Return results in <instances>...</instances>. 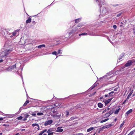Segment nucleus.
<instances>
[{"instance_id":"53","label":"nucleus","mask_w":135,"mask_h":135,"mask_svg":"<svg viewBox=\"0 0 135 135\" xmlns=\"http://www.w3.org/2000/svg\"><path fill=\"white\" fill-rule=\"evenodd\" d=\"M37 127H38V128H37V130H39L40 129V127H39V125H38V126H37Z\"/></svg>"},{"instance_id":"13","label":"nucleus","mask_w":135,"mask_h":135,"mask_svg":"<svg viewBox=\"0 0 135 135\" xmlns=\"http://www.w3.org/2000/svg\"><path fill=\"white\" fill-rule=\"evenodd\" d=\"M115 94V93L113 91H111V92L109 93V97L112 96H113Z\"/></svg>"},{"instance_id":"43","label":"nucleus","mask_w":135,"mask_h":135,"mask_svg":"<svg viewBox=\"0 0 135 135\" xmlns=\"http://www.w3.org/2000/svg\"><path fill=\"white\" fill-rule=\"evenodd\" d=\"M47 131V129H44L43 131H41L43 133H45V132H46V131Z\"/></svg>"},{"instance_id":"18","label":"nucleus","mask_w":135,"mask_h":135,"mask_svg":"<svg viewBox=\"0 0 135 135\" xmlns=\"http://www.w3.org/2000/svg\"><path fill=\"white\" fill-rule=\"evenodd\" d=\"M81 20V19L80 18L76 19L75 20V23H77L79 22Z\"/></svg>"},{"instance_id":"33","label":"nucleus","mask_w":135,"mask_h":135,"mask_svg":"<svg viewBox=\"0 0 135 135\" xmlns=\"http://www.w3.org/2000/svg\"><path fill=\"white\" fill-rule=\"evenodd\" d=\"M29 115L28 114H26L24 115V117L26 118H27L29 116Z\"/></svg>"},{"instance_id":"5","label":"nucleus","mask_w":135,"mask_h":135,"mask_svg":"<svg viewBox=\"0 0 135 135\" xmlns=\"http://www.w3.org/2000/svg\"><path fill=\"white\" fill-rule=\"evenodd\" d=\"M53 120H50L48 121H46L45 122L44 125L45 126H47L51 124L53 122Z\"/></svg>"},{"instance_id":"24","label":"nucleus","mask_w":135,"mask_h":135,"mask_svg":"<svg viewBox=\"0 0 135 135\" xmlns=\"http://www.w3.org/2000/svg\"><path fill=\"white\" fill-rule=\"evenodd\" d=\"M109 110V108H108L105 109L104 110L103 112V113H104L105 112H108Z\"/></svg>"},{"instance_id":"32","label":"nucleus","mask_w":135,"mask_h":135,"mask_svg":"<svg viewBox=\"0 0 135 135\" xmlns=\"http://www.w3.org/2000/svg\"><path fill=\"white\" fill-rule=\"evenodd\" d=\"M22 117L21 116H20L17 118V119L18 120H21L22 119Z\"/></svg>"},{"instance_id":"10","label":"nucleus","mask_w":135,"mask_h":135,"mask_svg":"<svg viewBox=\"0 0 135 135\" xmlns=\"http://www.w3.org/2000/svg\"><path fill=\"white\" fill-rule=\"evenodd\" d=\"M132 64L131 60H129L126 63L125 65L126 67L130 66Z\"/></svg>"},{"instance_id":"57","label":"nucleus","mask_w":135,"mask_h":135,"mask_svg":"<svg viewBox=\"0 0 135 135\" xmlns=\"http://www.w3.org/2000/svg\"><path fill=\"white\" fill-rule=\"evenodd\" d=\"M3 60H0V62H2L3 61Z\"/></svg>"},{"instance_id":"34","label":"nucleus","mask_w":135,"mask_h":135,"mask_svg":"<svg viewBox=\"0 0 135 135\" xmlns=\"http://www.w3.org/2000/svg\"><path fill=\"white\" fill-rule=\"evenodd\" d=\"M75 119V118L74 117H72L71 118L70 120H69V121H70V120H73Z\"/></svg>"},{"instance_id":"2","label":"nucleus","mask_w":135,"mask_h":135,"mask_svg":"<svg viewBox=\"0 0 135 135\" xmlns=\"http://www.w3.org/2000/svg\"><path fill=\"white\" fill-rule=\"evenodd\" d=\"M83 26V25L81 23L79 24L76 27H74L73 29L72 32H74L77 31V30L78 29V27H79Z\"/></svg>"},{"instance_id":"17","label":"nucleus","mask_w":135,"mask_h":135,"mask_svg":"<svg viewBox=\"0 0 135 135\" xmlns=\"http://www.w3.org/2000/svg\"><path fill=\"white\" fill-rule=\"evenodd\" d=\"M94 128L93 127H90L89 128L87 129V132H89L91 131L94 129Z\"/></svg>"},{"instance_id":"37","label":"nucleus","mask_w":135,"mask_h":135,"mask_svg":"<svg viewBox=\"0 0 135 135\" xmlns=\"http://www.w3.org/2000/svg\"><path fill=\"white\" fill-rule=\"evenodd\" d=\"M36 111H35V112L32 113L31 114V115L33 116H35L36 115Z\"/></svg>"},{"instance_id":"15","label":"nucleus","mask_w":135,"mask_h":135,"mask_svg":"<svg viewBox=\"0 0 135 135\" xmlns=\"http://www.w3.org/2000/svg\"><path fill=\"white\" fill-rule=\"evenodd\" d=\"M98 106L99 107L102 108L103 107V105L101 103H99L98 104Z\"/></svg>"},{"instance_id":"40","label":"nucleus","mask_w":135,"mask_h":135,"mask_svg":"<svg viewBox=\"0 0 135 135\" xmlns=\"http://www.w3.org/2000/svg\"><path fill=\"white\" fill-rule=\"evenodd\" d=\"M131 62L132 63V64L133 63L135 62V60H131Z\"/></svg>"},{"instance_id":"21","label":"nucleus","mask_w":135,"mask_h":135,"mask_svg":"<svg viewBox=\"0 0 135 135\" xmlns=\"http://www.w3.org/2000/svg\"><path fill=\"white\" fill-rule=\"evenodd\" d=\"M132 109H130L126 113V114L127 115H128L130 113H131L132 112Z\"/></svg>"},{"instance_id":"49","label":"nucleus","mask_w":135,"mask_h":135,"mask_svg":"<svg viewBox=\"0 0 135 135\" xmlns=\"http://www.w3.org/2000/svg\"><path fill=\"white\" fill-rule=\"evenodd\" d=\"M43 134V132L42 131H41L40 134H39V135H42V134Z\"/></svg>"},{"instance_id":"28","label":"nucleus","mask_w":135,"mask_h":135,"mask_svg":"<svg viewBox=\"0 0 135 135\" xmlns=\"http://www.w3.org/2000/svg\"><path fill=\"white\" fill-rule=\"evenodd\" d=\"M87 34L86 33H82L81 34H79V36H80L81 35H87Z\"/></svg>"},{"instance_id":"4","label":"nucleus","mask_w":135,"mask_h":135,"mask_svg":"<svg viewBox=\"0 0 135 135\" xmlns=\"http://www.w3.org/2000/svg\"><path fill=\"white\" fill-rule=\"evenodd\" d=\"M107 12V11L106 9L104 7H103L102 10L100 12V14L102 15H104Z\"/></svg>"},{"instance_id":"19","label":"nucleus","mask_w":135,"mask_h":135,"mask_svg":"<svg viewBox=\"0 0 135 135\" xmlns=\"http://www.w3.org/2000/svg\"><path fill=\"white\" fill-rule=\"evenodd\" d=\"M45 47V45L44 44L38 46V48H41L42 47Z\"/></svg>"},{"instance_id":"20","label":"nucleus","mask_w":135,"mask_h":135,"mask_svg":"<svg viewBox=\"0 0 135 135\" xmlns=\"http://www.w3.org/2000/svg\"><path fill=\"white\" fill-rule=\"evenodd\" d=\"M31 18H29L26 21V23H30L31 22Z\"/></svg>"},{"instance_id":"38","label":"nucleus","mask_w":135,"mask_h":135,"mask_svg":"<svg viewBox=\"0 0 135 135\" xmlns=\"http://www.w3.org/2000/svg\"><path fill=\"white\" fill-rule=\"evenodd\" d=\"M95 86H96L95 85V84L93 85L91 87L90 89H93V88H94L95 87Z\"/></svg>"},{"instance_id":"23","label":"nucleus","mask_w":135,"mask_h":135,"mask_svg":"<svg viewBox=\"0 0 135 135\" xmlns=\"http://www.w3.org/2000/svg\"><path fill=\"white\" fill-rule=\"evenodd\" d=\"M120 110V109L119 108L118 109H117L116 111L114 112V114H117L119 112Z\"/></svg>"},{"instance_id":"14","label":"nucleus","mask_w":135,"mask_h":135,"mask_svg":"<svg viewBox=\"0 0 135 135\" xmlns=\"http://www.w3.org/2000/svg\"><path fill=\"white\" fill-rule=\"evenodd\" d=\"M16 68V66L15 65H14L13 66H10L9 67V69H11V70H12L14 69V68Z\"/></svg>"},{"instance_id":"44","label":"nucleus","mask_w":135,"mask_h":135,"mask_svg":"<svg viewBox=\"0 0 135 135\" xmlns=\"http://www.w3.org/2000/svg\"><path fill=\"white\" fill-rule=\"evenodd\" d=\"M53 132H51V133H48V135H53Z\"/></svg>"},{"instance_id":"30","label":"nucleus","mask_w":135,"mask_h":135,"mask_svg":"<svg viewBox=\"0 0 135 135\" xmlns=\"http://www.w3.org/2000/svg\"><path fill=\"white\" fill-rule=\"evenodd\" d=\"M38 124H36V123H34V124H32V126L34 127H35V126H38Z\"/></svg>"},{"instance_id":"6","label":"nucleus","mask_w":135,"mask_h":135,"mask_svg":"<svg viewBox=\"0 0 135 135\" xmlns=\"http://www.w3.org/2000/svg\"><path fill=\"white\" fill-rule=\"evenodd\" d=\"M113 111L112 110H110L109 112L107 113L104 115L105 117H108L113 113Z\"/></svg>"},{"instance_id":"58","label":"nucleus","mask_w":135,"mask_h":135,"mask_svg":"<svg viewBox=\"0 0 135 135\" xmlns=\"http://www.w3.org/2000/svg\"><path fill=\"white\" fill-rule=\"evenodd\" d=\"M128 97H128H127V99H128L129 98V97Z\"/></svg>"},{"instance_id":"47","label":"nucleus","mask_w":135,"mask_h":135,"mask_svg":"<svg viewBox=\"0 0 135 135\" xmlns=\"http://www.w3.org/2000/svg\"><path fill=\"white\" fill-rule=\"evenodd\" d=\"M118 89V88H115L114 89V91H117Z\"/></svg>"},{"instance_id":"35","label":"nucleus","mask_w":135,"mask_h":135,"mask_svg":"<svg viewBox=\"0 0 135 135\" xmlns=\"http://www.w3.org/2000/svg\"><path fill=\"white\" fill-rule=\"evenodd\" d=\"M52 131V129H49L48 131H47V133H49L50 132Z\"/></svg>"},{"instance_id":"51","label":"nucleus","mask_w":135,"mask_h":135,"mask_svg":"<svg viewBox=\"0 0 135 135\" xmlns=\"http://www.w3.org/2000/svg\"><path fill=\"white\" fill-rule=\"evenodd\" d=\"M6 70L7 71H10L11 70V69H9V68L7 69H6Z\"/></svg>"},{"instance_id":"55","label":"nucleus","mask_w":135,"mask_h":135,"mask_svg":"<svg viewBox=\"0 0 135 135\" xmlns=\"http://www.w3.org/2000/svg\"><path fill=\"white\" fill-rule=\"evenodd\" d=\"M25 129H21V131H25Z\"/></svg>"},{"instance_id":"3","label":"nucleus","mask_w":135,"mask_h":135,"mask_svg":"<svg viewBox=\"0 0 135 135\" xmlns=\"http://www.w3.org/2000/svg\"><path fill=\"white\" fill-rule=\"evenodd\" d=\"M19 30H15L12 33V35L10 36V37H13V36H18L19 34L18 32Z\"/></svg>"},{"instance_id":"48","label":"nucleus","mask_w":135,"mask_h":135,"mask_svg":"<svg viewBox=\"0 0 135 135\" xmlns=\"http://www.w3.org/2000/svg\"><path fill=\"white\" fill-rule=\"evenodd\" d=\"M61 51V50H59L58 51V54H59L60 53V52Z\"/></svg>"},{"instance_id":"25","label":"nucleus","mask_w":135,"mask_h":135,"mask_svg":"<svg viewBox=\"0 0 135 135\" xmlns=\"http://www.w3.org/2000/svg\"><path fill=\"white\" fill-rule=\"evenodd\" d=\"M64 113L66 115L67 117H68L69 115V112L67 111H66Z\"/></svg>"},{"instance_id":"56","label":"nucleus","mask_w":135,"mask_h":135,"mask_svg":"<svg viewBox=\"0 0 135 135\" xmlns=\"http://www.w3.org/2000/svg\"><path fill=\"white\" fill-rule=\"evenodd\" d=\"M133 33L134 34H135V29H133Z\"/></svg>"},{"instance_id":"36","label":"nucleus","mask_w":135,"mask_h":135,"mask_svg":"<svg viewBox=\"0 0 135 135\" xmlns=\"http://www.w3.org/2000/svg\"><path fill=\"white\" fill-rule=\"evenodd\" d=\"M124 121H123V122L121 124L120 126V128H121L122 127H123V125L124 124Z\"/></svg>"},{"instance_id":"64","label":"nucleus","mask_w":135,"mask_h":135,"mask_svg":"<svg viewBox=\"0 0 135 135\" xmlns=\"http://www.w3.org/2000/svg\"><path fill=\"white\" fill-rule=\"evenodd\" d=\"M46 108V107H43V108L42 109H43L44 108V109H45V108Z\"/></svg>"},{"instance_id":"60","label":"nucleus","mask_w":135,"mask_h":135,"mask_svg":"<svg viewBox=\"0 0 135 135\" xmlns=\"http://www.w3.org/2000/svg\"><path fill=\"white\" fill-rule=\"evenodd\" d=\"M126 102V100H125L123 102V104H124L125 103V102Z\"/></svg>"},{"instance_id":"61","label":"nucleus","mask_w":135,"mask_h":135,"mask_svg":"<svg viewBox=\"0 0 135 135\" xmlns=\"http://www.w3.org/2000/svg\"><path fill=\"white\" fill-rule=\"evenodd\" d=\"M117 120V119L116 118H115V120H114L115 121H116Z\"/></svg>"},{"instance_id":"45","label":"nucleus","mask_w":135,"mask_h":135,"mask_svg":"<svg viewBox=\"0 0 135 135\" xmlns=\"http://www.w3.org/2000/svg\"><path fill=\"white\" fill-rule=\"evenodd\" d=\"M105 97H109V94H108L105 95Z\"/></svg>"},{"instance_id":"50","label":"nucleus","mask_w":135,"mask_h":135,"mask_svg":"<svg viewBox=\"0 0 135 135\" xmlns=\"http://www.w3.org/2000/svg\"><path fill=\"white\" fill-rule=\"evenodd\" d=\"M132 94V93H131V92L129 93V94L128 95V97H130L131 95Z\"/></svg>"},{"instance_id":"8","label":"nucleus","mask_w":135,"mask_h":135,"mask_svg":"<svg viewBox=\"0 0 135 135\" xmlns=\"http://www.w3.org/2000/svg\"><path fill=\"white\" fill-rule=\"evenodd\" d=\"M62 127H58L56 131V132H62L63 131V129H62Z\"/></svg>"},{"instance_id":"12","label":"nucleus","mask_w":135,"mask_h":135,"mask_svg":"<svg viewBox=\"0 0 135 135\" xmlns=\"http://www.w3.org/2000/svg\"><path fill=\"white\" fill-rule=\"evenodd\" d=\"M112 98H111L106 100L105 102V105L108 104L112 100Z\"/></svg>"},{"instance_id":"16","label":"nucleus","mask_w":135,"mask_h":135,"mask_svg":"<svg viewBox=\"0 0 135 135\" xmlns=\"http://www.w3.org/2000/svg\"><path fill=\"white\" fill-rule=\"evenodd\" d=\"M135 132V130H134L132 131H131L130 133L127 135H132Z\"/></svg>"},{"instance_id":"54","label":"nucleus","mask_w":135,"mask_h":135,"mask_svg":"<svg viewBox=\"0 0 135 135\" xmlns=\"http://www.w3.org/2000/svg\"><path fill=\"white\" fill-rule=\"evenodd\" d=\"M3 118L1 117L0 118V120H3Z\"/></svg>"},{"instance_id":"41","label":"nucleus","mask_w":135,"mask_h":135,"mask_svg":"<svg viewBox=\"0 0 135 135\" xmlns=\"http://www.w3.org/2000/svg\"><path fill=\"white\" fill-rule=\"evenodd\" d=\"M83 134L82 133L76 134H74V135H83Z\"/></svg>"},{"instance_id":"63","label":"nucleus","mask_w":135,"mask_h":135,"mask_svg":"<svg viewBox=\"0 0 135 135\" xmlns=\"http://www.w3.org/2000/svg\"><path fill=\"white\" fill-rule=\"evenodd\" d=\"M43 135H47V134H43Z\"/></svg>"},{"instance_id":"62","label":"nucleus","mask_w":135,"mask_h":135,"mask_svg":"<svg viewBox=\"0 0 135 135\" xmlns=\"http://www.w3.org/2000/svg\"><path fill=\"white\" fill-rule=\"evenodd\" d=\"M2 134V133H0V135H1Z\"/></svg>"},{"instance_id":"46","label":"nucleus","mask_w":135,"mask_h":135,"mask_svg":"<svg viewBox=\"0 0 135 135\" xmlns=\"http://www.w3.org/2000/svg\"><path fill=\"white\" fill-rule=\"evenodd\" d=\"M57 113V112L54 110L52 111V114H56Z\"/></svg>"},{"instance_id":"7","label":"nucleus","mask_w":135,"mask_h":135,"mask_svg":"<svg viewBox=\"0 0 135 135\" xmlns=\"http://www.w3.org/2000/svg\"><path fill=\"white\" fill-rule=\"evenodd\" d=\"M58 113H57L56 114H51V115L52 117H56L58 118H59L60 117L61 115L59 114L58 115H57V114H58Z\"/></svg>"},{"instance_id":"9","label":"nucleus","mask_w":135,"mask_h":135,"mask_svg":"<svg viewBox=\"0 0 135 135\" xmlns=\"http://www.w3.org/2000/svg\"><path fill=\"white\" fill-rule=\"evenodd\" d=\"M103 0H96V2H98L99 3V5L100 7V5H103L104 3L103 1Z\"/></svg>"},{"instance_id":"1","label":"nucleus","mask_w":135,"mask_h":135,"mask_svg":"<svg viewBox=\"0 0 135 135\" xmlns=\"http://www.w3.org/2000/svg\"><path fill=\"white\" fill-rule=\"evenodd\" d=\"M12 50H6L2 51L0 54V57L2 58L3 57L8 55Z\"/></svg>"},{"instance_id":"22","label":"nucleus","mask_w":135,"mask_h":135,"mask_svg":"<svg viewBox=\"0 0 135 135\" xmlns=\"http://www.w3.org/2000/svg\"><path fill=\"white\" fill-rule=\"evenodd\" d=\"M124 54H122L121 55H120L119 57V59L120 60L124 56Z\"/></svg>"},{"instance_id":"29","label":"nucleus","mask_w":135,"mask_h":135,"mask_svg":"<svg viewBox=\"0 0 135 135\" xmlns=\"http://www.w3.org/2000/svg\"><path fill=\"white\" fill-rule=\"evenodd\" d=\"M43 114V113H38L37 114V115H42Z\"/></svg>"},{"instance_id":"39","label":"nucleus","mask_w":135,"mask_h":135,"mask_svg":"<svg viewBox=\"0 0 135 135\" xmlns=\"http://www.w3.org/2000/svg\"><path fill=\"white\" fill-rule=\"evenodd\" d=\"M122 14V13H120L118 14L117 16V17H119Z\"/></svg>"},{"instance_id":"31","label":"nucleus","mask_w":135,"mask_h":135,"mask_svg":"<svg viewBox=\"0 0 135 135\" xmlns=\"http://www.w3.org/2000/svg\"><path fill=\"white\" fill-rule=\"evenodd\" d=\"M52 54L53 55H55L56 56L57 55V53L56 51H54V52H52Z\"/></svg>"},{"instance_id":"59","label":"nucleus","mask_w":135,"mask_h":135,"mask_svg":"<svg viewBox=\"0 0 135 135\" xmlns=\"http://www.w3.org/2000/svg\"><path fill=\"white\" fill-rule=\"evenodd\" d=\"M19 133H17L15 135H19Z\"/></svg>"},{"instance_id":"52","label":"nucleus","mask_w":135,"mask_h":135,"mask_svg":"<svg viewBox=\"0 0 135 135\" xmlns=\"http://www.w3.org/2000/svg\"><path fill=\"white\" fill-rule=\"evenodd\" d=\"M27 120V119L26 118H23V121H25V120Z\"/></svg>"},{"instance_id":"27","label":"nucleus","mask_w":135,"mask_h":135,"mask_svg":"<svg viewBox=\"0 0 135 135\" xmlns=\"http://www.w3.org/2000/svg\"><path fill=\"white\" fill-rule=\"evenodd\" d=\"M108 119H109L108 118H107L104 120H101V121H100V122L101 123H102L104 122H105L107 121Z\"/></svg>"},{"instance_id":"26","label":"nucleus","mask_w":135,"mask_h":135,"mask_svg":"<svg viewBox=\"0 0 135 135\" xmlns=\"http://www.w3.org/2000/svg\"><path fill=\"white\" fill-rule=\"evenodd\" d=\"M29 100H27L26 101L25 103H24V104H23V106H26L27 104L28 103H29Z\"/></svg>"},{"instance_id":"42","label":"nucleus","mask_w":135,"mask_h":135,"mask_svg":"<svg viewBox=\"0 0 135 135\" xmlns=\"http://www.w3.org/2000/svg\"><path fill=\"white\" fill-rule=\"evenodd\" d=\"M117 27L116 25H114L113 26V28L114 29H115L117 28Z\"/></svg>"},{"instance_id":"11","label":"nucleus","mask_w":135,"mask_h":135,"mask_svg":"<svg viewBox=\"0 0 135 135\" xmlns=\"http://www.w3.org/2000/svg\"><path fill=\"white\" fill-rule=\"evenodd\" d=\"M112 126V124H108V125H105V126H103L102 127V129L108 128H109L111 126Z\"/></svg>"}]
</instances>
